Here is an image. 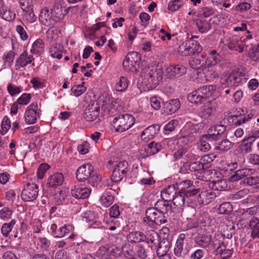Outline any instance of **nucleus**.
<instances>
[{
	"mask_svg": "<svg viewBox=\"0 0 259 259\" xmlns=\"http://www.w3.org/2000/svg\"><path fill=\"white\" fill-rule=\"evenodd\" d=\"M76 178L79 182L87 181L88 183L94 186L101 180L99 176L94 169L93 166L90 163L79 166L76 172Z\"/></svg>",
	"mask_w": 259,
	"mask_h": 259,
	"instance_id": "nucleus-1",
	"label": "nucleus"
},
{
	"mask_svg": "<svg viewBox=\"0 0 259 259\" xmlns=\"http://www.w3.org/2000/svg\"><path fill=\"white\" fill-rule=\"evenodd\" d=\"M163 71L161 67L158 66H151L143 69L141 77L145 84H149L150 87L157 85L162 80Z\"/></svg>",
	"mask_w": 259,
	"mask_h": 259,
	"instance_id": "nucleus-2",
	"label": "nucleus"
},
{
	"mask_svg": "<svg viewBox=\"0 0 259 259\" xmlns=\"http://www.w3.org/2000/svg\"><path fill=\"white\" fill-rule=\"evenodd\" d=\"M191 228H196L197 232V236L195 237V243L199 246L206 247L211 241V235L209 231V226L202 225L199 227H196L195 224L191 226Z\"/></svg>",
	"mask_w": 259,
	"mask_h": 259,
	"instance_id": "nucleus-3",
	"label": "nucleus"
},
{
	"mask_svg": "<svg viewBox=\"0 0 259 259\" xmlns=\"http://www.w3.org/2000/svg\"><path fill=\"white\" fill-rule=\"evenodd\" d=\"M135 119L133 116L129 114H120L115 117L113 123L115 131L123 132L130 129L135 123Z\"/></svg>",
	"mask_w": 259,
	"mask_h": 259,
	"instance_id": "nucleus-4",
	"label": "nucleus"
},
{
	"mask_svg": "<svg viewBox=\"0 0 259 259\" xmlns=\"http://www.w3.org/2000/svg\"><path fill=\"white\" fill-rule=\"evenodd\" d=\"M145 222H151L157 225H160L166 222L165 215H162L153 207L148 208L145 211Z\"/></svg>",
	"mask_w": 259,
	"mask_h": 259,
	"instance_id": "nucleus-5",
	"label": "nucleus"
},
{
	"mask_svg": "<svg viewBox=\"0 0 259 259\" xmlns=\"http://www.w3.org/2000/svg\"><path fill=\"white\" fill-rule=\"evenodd\" d=\"M128 171V164L126 161L118 162L115 166L111 176V180L117 183L121 181Z\"/></svg>",
	"mask_w": 259,
	"mask_h": 259,
	"instance_id": "nucleus-6",
	"label": "nucleus"
},
{
	"mask_svg": "<svg viewBox=\"0 0 259 259\" xmlns=\"http://www.w3.org/2000/svg\"><path fill=\"white\" fill-rule=\"evenodd\" d=\"M187 72V68L184 65L178 64L167 67L163 72L165 79H172L179 77Z\"/></svg>",
	"mask_w": 259,
	"mask_h": 259,
	"instance_id": "nucleus-7",
	"label": "nucleus"
},
{
	"mask_svg": "<svg viewBox=\"0 0 259 259\" xmlns=\"http://www.w3.org/2000/svg\"><path fill=\"white\" fill-rule=\"evenodd\" d=\"M100 107L98 101L91 100L84 110V118L89 122L96 120L100 114Z\"/></svg>",
	"mask_w": 259,
	"mask_h": 259,
	"instance_id": "nucleus-8",
	"label": "nucleus"
},
{
	"mask_svg": "<svg viewBox=\"0 0 259 259\" xmlns=\"http://www.w3.org/2000/svg\"><path fill=\"white\" fill-rule=\"evenodd\" d=\"M247 42L242 37L233 35L228 39V47L230 50L241 53L245 48L248 47Z\"/></svg>",
	"mask_w": 259,
	"mask_h": 259,
	"instance_id": "nucleus-9",
	"label": "nucleus"
},
{
	"mask_svg": "<svg viewBox=\"0 0 259 259\" xmlns=\"http://www.w3.org/2000/svg\"><path fill=\"white\" fill-rule=\"evenodd\" d=\"M38 187L35 184H27L21 193V198L25 201H32L38 196Z\"/></svg>",
	"mask_w": 259,
	"mask_h": 259,
	"instance_id": "nucleus-10",
	"label": "nucleus"
},
{
	"mask_svg": "<svg viewBox=\"0 0 259 259\" xmlns=\"http://www.w3.org/2000/svg\"><path fill=\"white\" fill-rule=\"evenodd\" d=\"M140 59V55L136 52L128 54L123 62V67L126 71L134 72L137 70L136 65Z\"/></svg>",
	"mask_w": 259,
	"mask_h": 259,
	"instance_id": "nucleus-11",
	"label": "nucleus"
},
{
	"mask_svg": "<svg viewBox=\"0 0 259 259\" xmlns=\"http://www.w3.org/2000/svg\"><path fill=\"white\" fill-rule=\"evenodd\" d=\"M226 127L222 124L211 126L208 130V134L205 135V139L212 143L213 141L220 139L221 136L226 131Z\"/></svg>",
	"mask_w": 259,
	"mask_h": 259,
	"instance_id": "nucleus-12",
	"label": "nucleus"
},
{
	"mask_svg": "<svg viewBox=\"0 0 259 259\" xmlns=\"http://www.w3.org/2000/svg\"><path fill=\"white\" fill-rule=\"evenodd\" d=\"M243 78V74L242 72L239 70H234L230 73L227 78L225 79V82L222 84L236 88L241 84Z\"/></svg>",
	"mask_w": 259,
	"mask_h": 259,
	"instance_id": "nucleus-13",
	"label": "nucleus"
},
{
	"mask_svg": "<svg viewBox=\"0 0 259 259\" xmlns=\"http://www.w3.org/2000/svg\"><path fill=\"white\" fill-rule=\"evenodd\" d=\"M186 239V235L184 233H181L176 241L174 248V254L178 257H184L188 253L187 249L184 247V241Z\"/></svg>",
	"mask_w": 259,
	"mask_h": 259,
	"instance_id": "nucleus-14",
	"label": "nucleus"
},
{
	"mask_svg": "<svg viewBox=\"0 0 259 259\" xmlns=\"http://www.w3.org/2000/svg\"><path fill=\"white\" fill-rule=\"evenodd\" d=\"M37 104L33 103L29 105L25 112V121L27 124H34L37 120Z\"/></svg>",
	"mask_w": 259,
	"mask_h": 259,
	"instance_id": "nucleus-15",
	"label": "nucleus"
},
{
	"mask_svg": "<svg viewBox=\"0 0 259 259\" xmlns=\"http://www.w3.org/2000/svg\"><path fill=\"white\" fill-rule=\"evenodd\" d=\"M33 60V56L29 55L26 50L23 51L16 60L15 65L16 69L25 67L27 65L31 64Z\"/></svg>",
	"mask_w": 259,
	"mask_h": 259,
	"instance_id": "nucleus-16",
	"label": "nucleus"
},
{
	"mask_svg": "<svg viewBox=\"0 0 259 259\" xmlns=\"http://www.w3.org/2000/svg\"><path fill=\"white\" fill-rule=\"evenodd\" d=\"M38 18L39 21L45 26H50L55 25L51 11L47 7L41 9Z\"/></svg>",
	"mask_w": 259,
	"mask_h": 259,
	"instance_id": "nucleus-17",
	"label": "nucleus"
},
{
	"mask_svg": "<svg viewBox=\"0 0 259 259\" xmlns=\"http://www.w3.org/2000/svg\"><path fill=\"white\" fill-rule=\"evenodd\" d=\"M216 194L212 190H204L201 191L197 196V199L198 202L201 204L207 205L212 201L215 198Z\"/></svg>",
	"mask_w": 259,
	"mask_h": 259,
	"instance_id": "nucleus-18",
	"label": "nucleus"
},
{
	"mask_svg": "<svg viewBox=\"0 0 259 259\" xmlns=\"http://www.w3.org/2000/svg\"><path fill=\"white\" fill-rule=\"evenodd\" d=\"M51 11L55 24L62 20L67 13V10L60 4H56Z\"/></svg>",
	"mask_w": 259,
	"mask_h": 259,
	"instance_id": "nucleus-19",
	"label": "nucleus"
},
{
	"mask_svg": "<svg viewBox=\"0 0 259 259\" xmlns=\"http://www.w3.org/2000/svg\"><path fill=\"white\" fill-rule=\"evenodd\" d=\"M160 130L158 124L151 125L144 130L141 134V137L142 140L146 142L152 139Z\"/></svg>",
	"mask_w": 259,
	"mask_h": 259,
	"instance_id": "nucleus-20",
	"label": "nucleus"
},
{
	"mask_svg": "<svg viewBox=\"0 0 259 259\" xmlns=\"http://www.w3.org/2000/svg\"><path fill=\"white\" fill-rule=\"evenodd\" d=\"M64 180V177L62 173L56 172L49 177L47 185L48 187L56 188L61 186Z\"/></svg>",
	"mask_w": 259,
	"mask_h": 259,
	"instance_id": "nucleus-21",
	"label": "nucleus"
},
{
	"mask_svg": "<svg viewBox=\"0 0 259 259\" xmlns=\"http://www.w3.org/2000/svg\"><path fill=\"white\" fill-rule=\"evenodd\" d=\"M180 107V102L177 99L170 100L163 103L164 111L167 114L176 112Z\"/></svg>",
	"mask_w": 259,
	"mask_h": 259,
	"instance_id": "nucleus-22",
	"label": "nucleus"
},
{
	"mask_svg": "<svg viewBox=\"0 0 259 259\" xmlns=\"http://www.w3.org/2000/svg\"><path fill=\"white\" fill-rule=\"evenodd\" d=\"M221 62V56L216 50L208 52V56L205 60V67L213 66Z\"/></svg>",
	"mask_w": 259,
	"mask_h": 259,
	"instance_id": "nucleus-23",
	"label": "nucleus"
},
{
	"mask_svg": "<svg viewBox=\"0 0 259 259\" xmlns=\"http://www.w3.org/2000/svg\"><path fill=\"white\" fill-rule=\"evenodd\" d=\"M146 242L148 244H150L151 246H157V244L160 243V237L159 234L154 230H148L145 234Z\"/></svg>",
	"mask_w": 259,
	"mask_h": 259,
	"instance_id": "nucleus-24",
	"label": "nucleus"
},
{
	"mask_svg": "<svg viewBox=\"0 0 259 259\" xmlns=\"http://www.w3.org/2000/svg\"><path fill=\"white\" fill-rule=\"evenodd\" d=\"M154 207L162 215H165L169 211H170L172 206L169 201L161 198L155 202Z\"/></svg>",
	"mask_w": 259,
	"mask_h": 259,
	"instance_id": "nucleus-25",
	"label": "nucleus"
},
{
	"mask_svg": "<svg viewBox=\"0 0 259 259\" xmlns=\"http://www.w3.org/2000/svg\"><path fill=\"white\" fill-rule=\"evenodd\" d=\"M189 169L192 171H197V174H195L196 179L199 180H203V173L204 171V165L200 161H194L191 162L189 166Z\"/></svg>",
	"mask_w": 259,
	"mask_h": 259,
	"instance_id": "nucleus-26",
	"label": "nucleus"
},
{
	"mask_svg": "<svg viewBox=\"0 0 259 259\" xmlns=\"http://www.w3.org/2000/svg\"><path fill=\"white\" fill-rule=\"evenodd\" d=\"M249 226L251 229V238L256 241H259V220L256 218H252L249 222Z\"/></svg>",
	"mask_w": 259,
	"mask_h": 259,
	"instance_id": "nucleus-27",
	"label": "nucleus"
},
{
	"mask_svg": "<svg viewBox=\"0 0 259 259\" xmlns=\"http://www.w3.org/2000/svg\"><path fill=\"white\" fill-rule=\"evenodd\" d=\"M91 190L87 187H75L71 190V195L77 199H84L88 197Z\"/></svg>",
	"mask_w": 259,
	"mask_h": 259,
	"instance_id": "nucleus-28",
	"label": "nucleus"
},
{
	"mask_svg": "<svg viewBox=\"0 0 259 259\" xmlns=\"http://www.w3.org/2000/svg\"><path fill=\"white\" fill-rule=\"evenodd\" d=\"M214 149L219 150L220 151H227L233 147V144L228 140L224 139L221 141H213L211 143Z\"/></svg>",
	"mask_w": 259,
	"mask_h": 259,
	"instance_id": "nucleus-29",
	"label": "nucleus"
},
{
	"mask_svg": "<svg viewBox=\"0 0 259 259\" xmlns=\"http://www.w3.org/2000/svg\"><path fill=\"white\" fill-rule=\"evenodd\" d=\"M254 171L253 169L244 168L239 169L235 171V174L230 177V180L232 182L239 181L251 175Z\"/></svg>",
	"mask_w": 259,
	"mask_h": 259,
	"instance_id": "nucleus-30",
	"label": "nucleus"
},
{
	"mask_svg": "<svg viewBox=\"0 0 259 259\" xmlns=\"http://www.w3.org/2000/svg\"><path fill=\"white\" fill-rule=\"evenodd\" d=\"M177 194L175 186L174 185H169L161 191V197L162 199L170 202L174 199V197Z\"/></svg>",
	"mask_w": 259,
	"mask_h": 259,
	"instance_id": "nucleus-31",
	"label": "nucleus"
},
{
	"mask_svg": "<svg viewBox=\"0 0 259 259\" xmlns=\"http://www.w3.org/2000/svg\"><path fill=\"white\" fill-rule=\"evenodd\" d=\"M60 34V31L58 28L51 27L46 32L47 40L49 43L56 42L59 40Z\"/></svg>",
	"mask_w": 259,
	"mask_h": 259,
	"instance_id": "nucleus-32",
	"label": "nucleus"
},
{
	"mask_svg": "<svg viewBox=\"0 0 259 259\" xmlns=\"http://www.w3.org/2000/svg\"><path fill=\"white\" fill-rule=\"evenodd\" d=\"M23 11V19L29 23H33L36 20V16H35L32 6L21 7Z\"/></svg>",
	"mask_w": 259,
	"mask_h": 259,
	"instance_id": "nucleus-33",
	"label": "nucleus"
},
{
	"mask_svg": "<svg viewBox=\"0 0 259 259\" xmlns=\"http://www.w3.org/2000/svg\"><path fill=\"white\" fill-rule=\"evenodd\" d=\"M224 237L222 234H218L215 235L212 239H211L212 245L213 248L214 249V254L218 251L221 250V248H223L225 245L224 244Z\"/></svg>",
	"mask_w": 259,
	"mask_h": 259,
	"instance_id": "nucleus-34",
	"label": "nucleus"
},
{
	"mask_svg": "<svg viewBox=\"0 0 259 259\" xmlns=\"http://www.w3.org/2000/svg\"><path fill=\"white\" fill-rule=\"evenodd\" d=\"M63 51V47L59 44H56L50 47L49 54L52 57L60 59L62 57Z\"/></svg>",
	"mask_w": 259,
	"mask_h": 259,
	"instance_id": "nucleus-35",
	"label": "nucleus"
},
{
	"mask_svg": "<svg viewBox=\"0 0 259 259\" xmlns=\"http://www.w3.org/2000/svg\"><path fill=\"white\" fill-rule=\"evenodd\" d=\"M0 16L4 20L10 22L15 19L16 14L10 8L5 7L0 10Z\"/></svg>",
	"mask_w": 259,
	"mask_h": 259,
	"instance_id": "nucleus-36",
	"label": "nucleus"
},
{
	"mask_svg": "<svg viewBox=\"0 0 259 259\" xmlns=\"http://www.w3.org/2000/svg\"><path fill=\"white\" fill-rule=\"evenodd\" d=\"M254 142L253 140L248 137L242 140V143L239 146V149L240 153L247 154L252 151V145Z\"/></svg>",
	"mask_w": 259,
	"mask_h": 259,
	"instance_id": "nucleus-37",
	"label": "nucleus"
},
{
	"mask_svg": "<svg viewBox=\"0 0 259 259\" xmlns=\"http://www.w3.org/2000/svg\"><path fill=\"white\" fill-rule=\"evenodd\" d=\"M199 91L203 97L204 98L205 101L208 97L213 95L216 90V86L209 85H203L202 87L198 89Z\"/></svg>",
	"mask_w": 259,
	"mask_h": 259,
	"instance_id": "nucleus-38",
	"label": "nucleus"
},
{
	"mask_svg": "<svg viewBox=\"0 0 259 259\" xmlns=\"http://www.w3.org/2000/svg\"><path fill=\"white\" fill-rule=\"evenodd\" d=\"M187 98L190 102L194 104L202 103L205 101L204 98L198 89L189 94Z\"/></svg>",
	"mask_w": 259,
	"mask_h": 259,
	"instance_id": "nucleus-39",
	"label": "nucleus"
},
{
	"mask_svg": "<svg viewBox=\"0 0 259 259\" xmlns=\"http://www.w3.org/2000/svg\"><path fill=\"white\" fill-rule=\"evenodd\" d=\"M157 245L156 254L158 257L165 255V254H168L167 252L169 249L170 245L167 240L163 239Z\"/></svg>",
	"mask_w": 259,
	"mask_h": 259,
	"instance_id": "nucleus-40",
	"label": "nucleus"
},
{
	"mask_svg": "<svg viewBox=\"0 0 259 259\" xmlns=\"http://www.w3.org/2000/svg\"><path fill=\"white\" fill-rule=\"evenodd\" d=\"M100 201L103 206L107 207L113 203L114 197L110 192L106 191L100 197Z\"/></svg>",
	"mask_w": 259,
	"mask_h": 259,
	"instance_id": "nucleus-41",
	"label": "nucleus"
},
{
	"mask_svg": "<svg viewBox=\"0 0 259 259\" xmlns=\"http://www.w3.org/2000/svg\"><path fill=\"white\" fill-rule=\"evenodd\" d=\"M209 187L215 190L222 191L227 187V184L225 180L221 179L210 182Z\"/></svg>",
	"mask_w": 259,
	"mask_h": 259,
	"instance_id": "nucleus-42",
	"label": "nucleus"
},
{
	"mask_svg": "<svg viewBox=\"0 0 259 259\" xmlns=\"http://www.w3.org/2000/svg\"><path fill=\"white\" fill-rule=\"evenodd\" d=\"M205 55L202 54L200 56L196 58H193L190 61V66L194 69H200L202 66L205 67V63L204 59L205 58Z\"/></svg>",
	"mask_w": 259,
	"mask_h": 259,
	"instance_id": "nucleus-43",
	"label": "nucleus"
},
{
	"mask_svg": "<svg viewBox=\"0 0 259 259\" xmlns=\"http://www.w3.org/2000/svg\"><path fill=\"white\" fill-rule=\"evenodd\" d=\"M194 37L192 36L190 39H188V41L189 42V44L190 45L191 55L198 54L202 50V47L197 41L194 40Z\"/></svg>",
	"mask_w": 259,
	"mask_h": 259,
	"instance_id": "nucleus-44",
	"label": "nucleus"
},
{
	"mask_svg": "<svg viewBox=\"0 0 259 259\" xmlns=\"http://www.w3.org/2000/svg\"><path fill=\"white\" fill-rule=\"evenodd\" d=\"M45 44L41 39H37L33 44L31 52L34 54H41L44 52Z\"/></svg>",
	"mask_w": 259,
	"mask_h": 259,
	"instance_id": "nucleus-45",
	"label": "nucleus"
},
{
	"mask_svg": "<svg viewBox=\"0 0 259 259\" xmlns=\"http://www.w3.org/2000/svg\"><path fill=\"white\" fill-rule=\"evenodd\" d=\"M196 24L199 31L202 33L207 32L211 28V24L205 20L197 19Z\"/></svg>",
	"mask_w": 259,
	"mask_h": 259,
	"instance_id": "nucleus-46",
	"label": "nucleus"
},
{
	"mask_svg": "<svg viewBox=\"0 0 259 259\" xmlns=\"http://www.w3.org/2000/svg\"><path fill=\"white\" fill-rule=\"evenodd\" d=\"M128 239L131 242H140L145 241V236L144 233L140 231L133 232L130 233L128 236Z\"/></svg>",
	"mask_w": 259,
	"mask_h": 259,
	"instance_id": "nucleus-47",
	"label": "nucleus"
},
{
	"mask_svg": "<svg viewBox=\"0 0 259 259\" xmlns=\"http://www.w3.org/2000/svg\"><path fill=\"white\" fill-rule=\"evenodd\" d=\"M173 204L178 207V209H181L185 204V198L183 192H179L177 193L174 199L171 200Z\"/></svg>",
	"mask_w": 259,
	"mask_h": 259,
	"instance_id": "nucleus-48",
	"label": "nucleus"
},
{
	"mask_svg": "<svg viewBox=\"0 0 259 259\" xmlns=\"http://www.w3.org/2000/svg\"><path fill=\"white\" fill-rule=\"evenodd\" d=\"M37 245L43 251H47L50 246L51 242L49 240L45 237H35Z\"/></svg>",
	"mask_w": 259,
	"mask_h": 259,
	"instance_id": "nucleus-49",
	"label": "nucleus"
},
{
	"mask_svg": "<svg viewBox=\"0 0 259 259\" xmlns=\"http://www.w3.org/2000/svg\"><path fill=\"white\" fill-rule=\"evenodd\" d=\"M16 222V221L13 219L10 223H5L3 225L1 228V232L5 237H8L10 233L14 228V225H15Z\"/></svg>",
	"mask_w": 259,
	"mask_h": 259,
	"instance_id": "nucleus-50",
	"label": "nucleus"
},
{
	"mask_svg": "<svg viewBox=\"0 0 259 259\" xmlns=\"http://www.w3.org/2000/svg\"><path fill=\"white\" fill-rule=\"evenodd\" d=\"M15 56V53L13 51H10L4 55L3 59L6 66L11 67L13 65Z\"/></svg>",
	"mask_w": 259,
	"mask_h": 259,
	"instance_id": "nucleus-51",
	"label": "nucleus"
},
{
	"mask_svg": "<svg viewBox=\"0 0 259 259\" xmlns=\"http://www.w3.org/2000/svg\"><path fill=\"white\" fill-rule=\"evenodd\" d=\"M72 229V226L69 225H65L64 226L60 227L55 232V237L57 238H61L66 236Z\"/></svg>",
	"mask_w": 259,
	"mask_h": 259,
	"instance_id": "nucleus-52",
	"label": "nucleus"
},
{
	"mask_svg": "<svg viewBox=\"0 0 259 259\" xmlns=\"http://www.w3.org/2000/svg\"><path fill=\"white\" fill-rule=\"evenodd\" d=\"M128 81L125 77L121 76L115 85V89L118 92L124 91L128 87Z\"/></svg>",
	"mask_w": 259,
	"mask_h": 259,
	"instance_id": "nucleus-53",
	"label": "nucleus"
},
{
	"mask_svg": "<svg viewBox=\"0 0 259 259\" xmlns=\"http://www.w3.org/2000/svg\"><path fill=\"white\" fill-rule=\"evenodd\" d=\"M161 149V145L160 143L153 141L147 146V151L150 154L154 155L158 153Z\"/></svg>",
	"mask_w": 259,
	"mask_h": 259,
	"instance_id": "nucleus-54",
	"label": "nucleus"
},
{
	"mask_svg": "<svg viewBox=\"0 0 259 259\" xmlns=\"http://www.w3.org/2000/svg\"><path fill=\"white\" fill-rule=\"evenodd\" d=\"M213 111V108L207 103L201 108L199 115L202 118H207L212 113Z\"/></svg>",
	"mask_w": 259,
	"mask_h": 259,
	"instance_id": "nucleus-55",
	"label": "nucleus"
},
{
	"mask_svg": "<svg viewBox=\"0 0 259 259\" xmlns=\"http://www.w3.org/2000/svg\"><path fill=\"white\" fill-rule=\"evenodd\" d=\"M209 142H210L209 141L205 139V135L203 136L198 145L199 150L204 152H207L211 148Z\"/></svg>",
	"mask_w": 259,
	"mask_h": 259,
	"instance_id": "nucleus-56",
	"label": "nucleus"
},
{
	"mask_svg": "<svg viewBox=\"0 0 259 259\" xmlns=\"http://www.w3.org/2000/svg\"><path fill=\"white\" fill-rule=\"evenodd\" d=\"M176 185L178 189L180 190V192H183L184 194L187 189L192 186V182L190 180H186L177 182Z\"/></svg>",
	"mask_w": 259,
	"mask_h": 259,
	"instance_id": "nucleus-57",
	"label": "nucleus"
},
{
	"mask_svg": "<svg viewBox=\"0 0 259 259\" xmlns=\"http://www.w3.org/2000/svg\"><path fill=\"white\" fill-rule=\"evenodd\" d=\"M218 210L221 214H229L232 211L233 208L231 203L227 202L221 204Z\"/></svg>",
	"mask_w": 259,
	"mask_h": 259,
	"instance_id": "nucleus-58",
	"label": "nucleus"
},
{
	"mask_svg": "<svg viewBox=\"0 0 259 259\" xmlns=\"http://www.w3.org/2000/svg\"><path fill=\"white\" fill-rule=\"evenodd\" d=\"M220 251L215 253V255H220V257L231 259L233 253V249H226V246L223 247Z\"/></svg>",
	"mask_w": 259,
	"mask_h": 259,
	"instance_id": "nucleus-59",
	"label": "nucleus"
},
{
	"mask_svg": "<svg viewBox=\"0 0 259 259\" xmlns=\"http://www.w3.org/2000/svg\"><path fill=\"white\" fill-rule=\"evenodd\" d=\"M248 53L251 60L259 62V45L252 47Z\"/></svg>",
	"mask_w": 259,
	"mask_h": 259,
	"instance_id": "nucleus-60",
	"label": "nucleus"
},
{
	"mask_svg": "<svg viewBox=\"0 0 259 259\" xmlns=\"http://www.w3.org/2000/svg\"><path fill=\"white\" fill-rule=\"evenodd\" d=\"M183 2L180 0H172L168 5V9L172 12L178 11L183 6Z\"/></svg>",
	"mask_w": 259,
	"mask_h": 259,
	"instance_id": "nucleus-61",
	"label": "nucleus"
},
{
	"mask_svg": "<svg viewBox=\"0 0 259 259\" xmlns=\"http://www.w3.org/2000/svg\"><path fill=\"white\" fill-rule=\"evenodd\" d=\"M244 179L243 183L248 186H252L259 184V177L257 176H251L250 175L246 177Z\"/></svg>",
	"mask_w": 259,
	"mask_h": 259,
	"instance_id": "nucleus-62",
	"label": "nucleus"
},
{
	"mask_svg": "<svg viewBox=\"0 0 259 259\" xmlns=\"http://www.w3.org/2000/svg\"><path fill=\"white\" fill-rule=\"evenodd\" d=\"M13 211L8 207H4L0 211V218L4 221H7L11 218Z\"/></svg>",
	"mask_w": 259,
	"mask_h": 259,
	"instance_id": "nucleus-63",
	"label": "nucleus"
},
{
	"mask_svg": "<svg viewBox=\"0 0 259 259\" xmlns=\"http://www.w3.org/2000/svg\"><path fill=\"white\" fill-rule=\"evenodd\" d=\"M84 83L83 82L82 84L77 85L71 88L72 92L74 93L76 97H79L86 91L87 88L83 85Z\"/></svg>",
	"mask_w": 259,
	"mask_h": 259,
	"instance_id": "nucleus-64",
	"label": "nucleus"
}]
</instances>
